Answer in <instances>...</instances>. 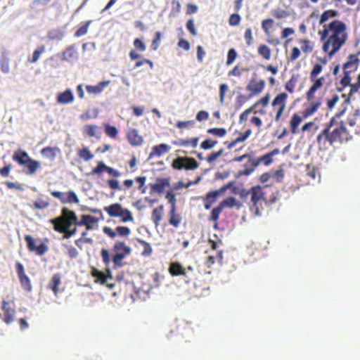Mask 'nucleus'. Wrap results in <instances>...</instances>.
<instances>
[{"label":"nucleus","instance_id":"nucleus-1","mask_svg":"<svg viewBox=\"0 0 360 360\" xmlns=\"http://www.w3.org/2000/svg\"><path fill=\"white\" fill-rule=\"evenodd\" d=\"M322 42V51L331 58L346 44L348 39L347 25L342 20H333L324 24L318 31Z\"/></svg>","mask_w":360,"mask_h":360},{"label":"nucleus","instance_id":"nucleus-2","mask_svg":"<svg viewBox=\"0 0 360 360\" xmlns=\"http://www.w3.org/2000/svg\"><path fill=\"white\" fill-rule=\"evenodd\" d=\"M322 70L323 66L319 63H316L313 66L310 72L309 79L312 84L306 92V99L310 104L302 112L304 118H307L316 113L323 101V95L319 97L316 96V93L322 89L325 82L323 77H317Z\"/></svg>","mask_w":360,"mask_h":360},{"label":"nucleus","instance_id":"nucleus-3","mask_svg":"<svg viewBox=\"0 0 360 360\" xmlns=\"http://www.w3.org/2000/svg\"><path fill=\"white\" fill-rule=\"evenodd\" d=\"M347 132L343 122H338L333 117L317 136L316 141L320 148H326L327 144L332 146L334 143L342 142L347 139Z\"/></svg>","mask_w":360,"mask_h":360},{"label":"nucleus","instance_id":"nucleus-4","mask_svg":"<svg viewBox=\"0 0 360 360\" xmlns=\"http://www.w3.org/2000/svg\"><path fill=\"white\" fill-rule=\"evenodd\" d=\"M54 231L63 233V238L68 239L77 233V216L76 213L68 209L63 207L59 217L50 219Z\"/></svg>","mask_w":360,"mask_h":360},{"label":"nucleus","instance_id":"nucleus-5","mask_svg":"<svg viewBox=\"0 0 360 360\" xmlns=\"http://www.w3.org/2000/svg\"><path fill=\"white\" fill-rule=\"evenodd\" d=\"M131 253V248L124 241H115L112 248V255L108 250L102 248L101 250V257L103 263L106 267L109 266L110 262H112L113 269H117L124 266L123 260L129 256Z\"/></svg>","mask_w":360,"mask_h":360},{"label":"nucleus","instance_id":"nucleus-6","mask_svg":"<svg viewBox=\"0 0 360 360\" xmlns=\"http://www.w3.org/2000/svg\"><path fill=\"white\" fill-rule=\"evenodd\" d=\"M169 272L172 276H181V281L186 285H193L195 288H198L195 281L199 272L193 266L184 267L179 262H174L169 264Z\"/></svg>","mask_w":360,"mask_h":360},{"label":"nucleus","instance_id":"nucleus-7","mask_svg":"<svg viewBox=\"0 0 360 360\" xmlns=\"http://www.w3.org/2000/svg\"><path fill=\"white\" fill-rule=\"evenodd\" d=\"M360 63L358 55H349L347 61L342 65L343 77L340 81L339 91H342L345 87L350 85L352 81L351 74L356 71Z\"/></svg>","mask_w":360,"mask_h":360},{"label":"nucleus","instance_id":"nucleus-8","mask_svg":"<svg viewBox=\"0 0 360 360\" xmlns=\"http://www.w3.org/2000/svg\"><path fill=\"white\" fill-rule=\"evenodd\" d=\"M245 195L250 196V212L256 217L261 216L259 206L262 202H266L264 187L259 185L253 186L245 192Z\"/></svg>","mask_w":360,"mask_h":360},{"label":"nucleus","instance_id":"nucleus-9","mask_svg":"<svg viewBox=\"0 0 360 360\" xmlns=\"http://www.w3.org/2000/svg\"><path fill=\"white\" fill-rule=\"evenodd\" d=\"M279 153V149L275 148L272 151L267 153L257 159L253 158L252 159H250V167H248L247 165H245V169L238 172V176H249L260 164H263L265 166L270 165L273 162V157L278 155Z\"/></svg>","mask_w":360,"mask_h":360},{"label":"nucleus","instance_id":"nucleus-10","mask_svg":"<svg viewBox=\"0 0 360 360\" xmlns=\"http://www.w3.org/2000/svg\"><path fill=\"white\" fill-rule=\"evenodd\" d=\"M172 167L176 170H194L199 167V163L189 157H178L172 161Z\"/></svg>","mask_w":360,"mask_h":360},{"label":"nucleus","instance_id":"nucleus-11","mask_svg":"<svg viewBox=\"0 0 360 360\" xmlns=\"http://www.w3.org/2000/svg\"><path fill=\"white\" fill-rule=\"evenodd\" d=\"M25 240L27 243V247L30 252H34L37 255H44L49 250L48 246L39 239L36 240L32 236L25 235Z\"/></svg>","mask_w":360,"mask_h":360},{"label":"nucleus","instance_id":"nucleus-12","mask_svg":"<svg viewBox=\"0 0 360 360\" xmlns=\"http://www.w3.org/2000/svg\"><path fill=\"white\" fill-rule=\"evenodd\" d=\"M233 184L230 182L229 184L224 185L218 190L208 192L205 197L203 198V204L206 210L210 209L212 205L217 201V198L223 195L224 192Z\"/></svg>","mask_w":360,"mask_h":360},{"label":"nucleus","instance_id":"nucleus-13","mask_svg":"<svg viewBox=\"0 0 360 360\" xmlns=\"http://www.w3.org/2000/svg\"><path fill=\"white\" fill-rule=\"evenodd\" d=\"M105 271L106 274L99 271L96 267L92 266L91 274L95 278L96 283H98L100 284H106V285L110 289H112L115 286V284L108 283V279H112V274L108 266L107 267Z\"/></svg>","mask_w":360,"mask_h":360},{"label":"nucleus","instance_id":"nucleus-14","mask_svg":"<svg viewBox=\"0 0 360 360\" xmlns=\"http://www.w3.org/2000/svg\"><path fill=\"white\" fill-rule=\"evenodd\" d=\"M103 231L111 239H115L117 236L122 238H128L131 234V229L124 226H117L115 229L109 226H104Z\"/></svg>","mask_w":360,"mask_h":360},{"label":"nucleus","instance_id":"nucleus-15","mask_svg":"<svg viewBox=\"0 0 360 360\" xmlns=\"http://www.w3.org/2000/svg\"><path fill=\"white\" fill-rule=\"evenodd\" d=\"M51 195L53 197L58 198L63 204H77L79 202L77 194L73 191H68L67 193L53 191L51 192Z\"/></svg>","mask_w":360,"mask_h":360},{"label":"nucleus","instance_id":"nucleus-16","mask_svg":"<svg viewBox=\"0 0 360 360\" xmlns=\"http://www.w3.org/2000/svg\"><path fill=\"white\" fill-rule=\"evenodd\" d=\"M15 267L16 272L22 288L27 291H30L32 290L31 282L29 277L25 272L23 265L20 262H17L15 263Z\"/></svg>","mask_w":360,"mask_h":360},{"label":"nucleus","instance_id":"nucleus-17","mask_svg":"<svg viewBox=\"0 0 360 360\" xmlns=\"http://www.w3.org/2000/svg\"><path fill=\"white\" fill-rule=\"evenodd\" d=\"M264 87L265 82L264 79L256 80L252 78L246 86V89L250 93V96H255L260 94Z\"/></svg>","mask_w":360,"mask_h":360},{"label":"nucleus","instance_id":"nucleus-18","mask_svg":"<svg viewBox=\"0 0 360 360\" xmlns=\"http://www.w3.org/2000/svg\"><path fill=\"white\" fill-rule=\"evenodd\" d=\"M99 221V219L94 216L89 214H82L80 220L77 219V226H84L86 231H91L94 229V224H96Z\"/></svg>","mask_w":360,"mask_h":360},{"label":"nucleus","instance_id":"nucleus-19","mask_svg":"<svg viewBox=\"0 0 360 360\" xmlns=\"http://www.w3.org/2000/svg\"><path fill=\"white\" fill-rule=\"evenodd\" d=\"M1 309L4 311V318L3 321L6 324H10L14 320V316L15 314V311L13 308L11 307V304L8 302L4 300L2 302Z\"/></svg>","mask_w":360,"mask_h":360},{"label":"nucleus","instance_id":"nucleus-20","mask_svg":"<svg viewBox=\"0 0 360 360\" xmlns=\"http://www.w3.org/2000/svg\"><path fill=\"white\" fill-rule=\"evenodd\" d=\"M127 139L132 146H139L143 141V137L139 134L138 130L133 128L127 131Z\"/></svg>","mask_w":360,"mask_h":360},{"label":"nucleus","instance_id":"nucleus-21","mask_svg":"<svg viewBox=\"0 0 360 360\" xmlns=\"http://www.w3.org/2000/svg\"><path fill=\"white\" fill-rule=\"evenodd\" d=\"M170 185V178H158L155 184H150L151 191L161 194Z\"/></svg>","mask_w":360,"mask_h":360},{"label":"nucleus","instance_id":"nucleus-22","mask_svg":"<svg viewBox=\"0 0 360 360\" xmlns=\"http://www.w3.org/2000/svg\"><path fill=\"white\" fill-rule=\"evenodd\" d=\"M288 94L285 92L277 94L271 102V106L274 110L277 109L286 108Z\"/></svg>","mask_w":360,"mask_h":360},{"label":"nucleus","instance_id":"nucleus-23","mask_svg":"<svg viewBox=\"0 0 360 360\" xmlns=\"http://www.w3.org/2000/svg\"><path fill=\"white\" fill-rule=\"evenodd\" d=\"M252 134V130L250 129H247L243 134H240L239 136L236 138L234 140L231 141H225L224 144L226 146L227 148L231 150L238 143L244 142Z\"/></svg>","mask_w":360,"mask_h":360},{"label":"nucleus","instance_id":"nucleus-24","mask_svg":"<svg viewBox=\"0 0 360 360\" xmlns=\"http://www.w3.org/2000/svg\"><path fill=\"white\" fill-rule=\"evenodd\" d=\"M61 284V275L59 273L52 276L47 285V288L51 290L53 294L57 296L59 292L58 286Z\"/></svg>","mask_w":360,"mask_h":360},{"label":"nucleus","instance_id":"nucleus-25","mask_svg":"<svg viewBox=\"0 0 360 360\" xmlns=\"http://www.w3.org/2000/svg\"><path fill=\"white\" fill-rule=\"evenodd\" d=\"M56 101L59 104L70 103L74 101V95L71 90L67 89L58 94Z\"/></svg>","mask_w":360,"mask_h":360},{"label":"nucleus","instance_id":"nucleus-26","mask_svg":"<svg viewBox=\"0 0 360 360\" xmlns=\"http://www.w3.org/2000/svg\"><path fill=\"white\" fill-rule=\"evenodd\" d=\"M170 147L166 143H160L159 145L154 146L149 154V158H152L155 156L160 157L162 155L168 153Z\"/></svg>","mask_w":360,"mask_h":360},{"label":"nucleus","instance_id":"nucleus-27","mask_svg":"<svg viewBox=\"0 0 360 360\" xmlns=\"http://www.w3.org/2000/svg\"><path fill=\"white\" fill-rule=\"evenodd\" d=\"M122 209V206L118 202L112 204L109 206H105L103 208V210L111 217H118L119 216H121Z\"/></svg>","mask_w":360,"mask_h":360},{"label":"nucleus","instance_id":"nucleus-28","mask_svg":"<svg viewBox=\"0 0 360 360\" xmlns=\"http://www.w3.org/2000/svg\"><path fill=\"white\" fill-rule=\"evenodd\" d=\"M220 206L224 208L236 207L238 210L242 207V203L236 200L235 197L230 196L223 200L219 203Z\"/></svg>","mask_w":360,"mask_h":360},{"label":"nucleus","instance_id":"nucleus-29","mask_svg":"<svg viewBox=\"0 0 360 360\" xmlns=\"http://www.w3.org/2000/svg\"><path fill=\"white\" fill-rule=\"evenodd\" d=\"M12 158L14 161L22 165H25L31 158L27 152L22 150H18L14 152Z\"/></svg>","mask_w":360,"mask_h":360},{"label":"nucleus","instance_id":"nucleus-30","mask_svg":"<svg viewBox=\"0 0 360 360\" xmlns=\"http://www.w3.org/2000/svg\"><path fill=\"white\" fill-rule=\"evenodd\" d=\"M164 213V206L162 205L154 208L151 213V220L157 227L160 225Z\"/></svg>","mask_w":360,"mask_h":360},{"label":"nucleus","instance_id":"nucleus-31","mask_svg":"<svg viewBox=\"0 0 360 360\" xmlns=\"http://www.w3.org/2000/svg\"><path fill=\"white\" fill-rule=\"evenodd\" d=\"M109 81L100 82L98 84L94 86L87 85L86 86V91L91 94H101L104 88L108 85Z\"/></svg>","mask_w":360,"mask_h":360},{"label":"nucleus","instance_id":"nucleus-32","mask_svg":"<svg viewBox=\"0 0 360 360\" xmlns=\"http://www.w3.org/2000/svg\"><path fill=\"white\" fill-rule=\"evenodd\" d=\"M169 223L175 228H178L181 222V217L179 214L176 213V208L170 207L169 212Z\"/></svg>","mask_w":360,"mask_h":360},{"label":"nucleus","instance_id":"nucleus-33","mask_svg":"<svg viewBox=\"0 0 360 360\" xmlns=\"http://www.w3.org/2000/svg\"><path fill=\"white\" fill-rule=\"evenodd\" d=\"M77 58V53L76 51L75 45L69 46L63 52L62 59L63 60L70 61V60L76 59Z\"/></svg>","mask_w":360,"mask_h":360},{"label":"nucleus","instance_id":"nucleus-34","mask_svg":"<svg viewBox=\"0 0 360 360\" xmlns=\"http://www.w3.org/2000/svg\"><path fill=\"white\" fill-rule=\"evenodd\" d=\"M299 44L301 45V51L305 53L309 54L314 50V42L308 39H300L298 40Z\"/></svg>","mask_w":360,"mask_h":360},{"label":"nucleus","instance_id":"nucleus-35","mask_svg":"<svg viewBox=\"0 0 360 360\" xmlns=\"http://www.w3.org/2000/svg\"><path fill=\"white\" fill-rule=\"evenodd\" d=\"M338 15L339 12L338 11L333 9L326 10L321 15L319 19V24L322 25L323 26L324 24H327L326 22L329 19L336 18L338 16Z\"/></svg>","mask_w":360,"mask_h":360},{"label":"nucleus","instance_id":"nucleus-36","mask_svg":"<svg viewBox=\"0 0 360 360\" xmlns=\"http://www.w3.org/2000/svg\"><path fill=\"white\" fill-rule=\"evenodd\" d=\"M302 121V117L298 114L295 113L292 115L290 120V127L292 134H295L297 133V128Z\"/></svg>","mask_w":360,"mask_h":360},{"label":"nucleus","instance_id":"nucleus-37","mask_svg":"<svg viewBox=\"0 0 360 360\" xmlns=\"http://www.w3.org/2000/svg\"><path fill=\"white\" fill-rule=\"evenodd\" d=\"M348 86H350V90L347 96L343 94L342 96L345 97V102L349 103L350 101V99L352 96L356 92L359 91L360 89V74L358 75L357 81L354 83L351 84Z\"/></svg>","mask_w":360,"mask_h":360},{"label":"nucleus","instance_id":"nucleus-38","mask_svg":"<svg viewBox=\"0 0 360 360\" xmlns=\"http://www.w3.org/2000/svg\"><path fill=\"white\" fill-rule=\"evenodd\" d=\"M257 53L265 60H269L271 57V50L266 44H259L257 48Z\"/></svg>","mask_w":360,"mask_h":360},{"label":"nucleus","instance_id":"nucleus-39","mask_svg":"<svg viewBox=\"0 0 360 360\" xmlns=\"http://www.w3.org/2000/svg\"><path fill=\"white\" fill-rule=\"evenodd\" d=\"M99 127L95 124H86L84 127V132L89 137H96L97 139L100 138V133L97 134L98 132Z\"/></svg>","mask_w":360,"mask_h":360},{"label":"nucleus","instance_id":"nucleus-40","mask_svg":"<svg viewBox=\"0 0 360 360\" xmlns=\"http://www.w3.org/2000/svg\"><path fill=\"white\" fill-rule=\"evenodd\" d=\"M198 143V138H192L186 140L179 139L172 141V144L179 146H188L191 145L192 147L195 148Z\"/></svg>","mask_w":360,"mask_h":360},{"label":"nucleus","instance_id":"nucleus-41","mask_svg":"<svg viewBox=\"0 0 360 360\" xmlns=\"http://www.w3.org/2000/svg\"><path fill=\"white\" fill-rule=\"evenodd\" d=\"M297 81L298 75H292L290 79L285 83V89L290 94L294 93Z\"/></svg>","mask_w":360,"mask_h":360},{"label":"nucleus","instance_id":"nucleus-42","mask_svg":"<svg viewBox=\"0 0 360 360\" xmlns=\"http://www.w3.org/2000/svg\"><path fill=\"white\" fill-rule=\"evenodd\" d=\"M28 169L27 174H34L36 171L39 168L40 163L39 162L30 158V160L25 164L22 165Z\"/></svg>","mask_w":360,"mask_h":360},{"label":"nucleus","instance_id":"nucleus-43","mask_svg":"<svg viewBox=\"0 0 360 360\" xmlns=\"http://www.w3.org/2000/svg\"><path fill=\"white\" fill-rule=\"evenodd\" d=\"M58 148L56 147L47 146L41 150V153L42 155L46 158H51V159H54L56 156V153L58 152Z\"/></svg>","mask_w":360,"mask_h":360},{"label":"nucleus","instance_id":"nucleus-44","mask_svg":"<svg viewBox=\"0 0 360 360\" xmlns=\"http://www.w3.org/2000/svg\"><path fill=\"white\" fill-rule=\"evenodd\" d=\"M248 71V68L240 67L238 65H236L231 70L228 72V76L240 77L243 73L247 72Z\"/></svg>","mask_w":360,"mask_h":360},{"label":"nucleus","instance_id":"nucleus-45","mask_svg":"<svg viewBox=\"0 0 360 360\" xmlns=\"http://www.w3.org/2000/svg\"><path fill=\"white\" fill-rule=\"evenodd\" d=\"M77 155L79 158L84 161H89L94 157L93 154L87 147H84L83 148L79 149L77 152Z\"/></svg>","mask_w":360,"mask_h":360},{"label":"nucleus","instance_id":"nucleus-46","mask_svg":"<svg viewBox=\"0 0 360 360\" xmlns=\"http://www.w3.org/2000/svg\"><path fill=\"white\" fill-rule=\"evenodd\" d=\"M207 134H211L214 136L221 138L226 136L227 131L224 128L216 127L210 128L207 130Z\"/></svg>","mask_w":360,"mask_h":360},{"label":"nucleus","instance_id":"nucleus-47","mask_svg":"<svg viewBox=\"0 0 360 360\" xmlns=\"http://www.w3.org/2000/svg\"><path fill=\"white\" fill-rule=\"evenodd\" d=\"M217 258L219 262L221 263L223 260V252L221 250L217 252V257L214 256H209L205 262V264L207 267H211L216 262V259Z\"/></svg>","mask_w":360,"mask_h":360},{"label":"nucleus","instance_id":"nucleus-48","mask_svg":"<svg viewBox=\"0 0 360 360\" xmlns=\"http://www.w3.org/2000/svg\"><path fill=\"white\" fill-rule=\"evenodd\" d=\"M137 241L143 248V250L141 253L142 255L150 256L153 252V249H152L150 245L148 242H146L142 239H138Z\"/></svg>","mask_w":360,"mask_h":360},{"label":"nucleus","instance_id":"nucleus-49","mask_svg":"<svg viewBox=\"0 0 360 360\" xmlns=\"http://www.w3.org/2000/svg\"><path fill=\"white\" fill-rule=\"evenodd\" d=\"M105 127V133L106 135L112 139H115L117 136L118 131L117 129L114 127L111 126L108 124H106L104 125Z\"/></svg>","mask_w":360,"mask_h":360},{"label":"nucleus","instance_id":"nucleus-50","mask_svg":"<svg viewBox=\"0 0 360 360\" xmlns=\"http://www.w3.org/2000/svg\"><path fill=\"white\" fill-rule=\"evenodd\" d=\"M118 217L121 218L120 221L123 223L132 221L134 220V217L132 216L131 212L127 208L122 209V214Z\"/></svg>","mask_w":360,"mask_h":360},{"label":"nucleus","instance_id":"nucleus-51","mask_svg":"<svg viewBox=\"0 0 360 360\" xmlns=\"http://www.w3.org/2000/svg\"><path fill=\"white\" fill-rule=\"evenodd\" d=\"M222 210H223V208L219 204L218 206H217L212 209L210 216L209 217V220L213 221H217Z\"/></svg>","mask_w":360,"mask_h":360},{"label":"nucleus","instance_id":"nucleus-52","mask_svg":"<svg viewBox=\"0 0 360 360\" xmlns=\"http://www.w3.org/2000/svg\"><path fill=\"white\" fill-rule=\"evenodd\" d=\"M301 56V50L297 46H294L290 54L288 56L287 59L288 62H294Z\"/></svg>","mask_w":360,"mask_h":360},{"label":"nucleus","instance_id":"nucleus-53","mask_svg":"<svg viewBox=\"0 0 360 360\" xmlns=\"http://www.w3.org/2000/svg\"><path fill=\"white\" fill-rule=\"evenodd\" d=\"M49 205V201L39 198L33 202L32 207L37 210H43L47 208Z\"/></svg>","mask_w":360,"mask_h":360},{"label":"nucleus","instance_id":"nucleus-54","mask_svg":"<svg viewBox=\"0 0 360 360\" xmlns=\"http://www.w3.org/2000/svg\"><path fill=\"white\" fill-rule=\"evenodd\" d=\"M44 51H45V46H41L40 47H39L37 49H36L33 52L32 58L29 59V61L32 63H36L39 60L41 54L42 53H44Z\"/></svg>","mask_w":360,"mask_h":360},{"label":"nucleus","instance_id":"nucleus-55","mask_svg":"<svg viewBox=\"0 0 360 360\" xmlns=\"http://www.w3.org/2000/svg\"><path fill=\"white\" fill-rule=\"evenodd\" d=\"M134 181L139 183L138 189L141 191V193H145L146 191V186H145L146 181V176H137L134 179Z\"/></svg>","mask_w":360,"mask_h":360},{"label":"nucleus","instance_id":"nucleus-56","mask_svg":"<svg viewBox=\"0 0 360 360\" xmlns=\"http://www.w3.org/2000/svg\"><path fill=\"white\" fill-rule=\"evenodd\" d=\"M274 25V20L271 18L264 19L262 22V28L266 34H269V30Z\"/></svg>","mask_w":360,"mask_h":360},{"label":"nucleus","instance_id":"nucleus-57","mask_svg":"<svg viewBox=\"0 0 360 360\" xmlns=\"http://www.w3.org/2000/svg\"><path fill=\"white\" fill-rule=\"evenodd\" d=\"M237 56L238 54L236 51L233 48L230 49L227 53V58L226 62V65H231L236 59Z\"/></svg>","mask_w":360,"mask_h":360},{"label":"nucleus","instance_id":"nucleus-58","mask_svg":"<svg viewBox=\"0 0 360 360\" xmlns=\"http://www.w3.org/2000/svg\"><path fill=\"white\" fill-rule=\"evenodd\" d=\"M108 166L105 165L102 161H99L96 167L92 169V174H99L103 172H106L108 170Z\"/></svg>","mask_w":360,"mask_h":360},{"label":"nucleus","instance_id":"nucleus-59","mask_svg":"<svg viewBox=\"0 0 360 360\" xmlns=\"http://www.w3.org/2000/svg\"><path fill=\"white\" fill-rule=\"evenodd\" d=\"M91 22V20L86 21L85 24L82 25L75 33V36L77 37L86 34L88 32L89 26Z\"/></svg>","mask_w":360,"mask_h":360},{"label":"nucleus","instance_id":"nucleus-60","mask_svg":"<svg viewBox=\"0 0 360 360\" xmlns=\"http://www.w3.org/2000/svg\"><path fill=\"white\" fill-rule=\"evenodd\" d=\"M161 32H156L155 34L154 39L151 41V49L153 51H157L160 46V42L161 40Z\"/></svg>","mask_w":360,"mask_h":360},{"label":"nucleus","instance_id":"nucleus-61","mask_svg":"<svg viewBox=\"0 0 360 360\" xmlns=\"http://www.w3.org/2000/svg\"><path fill=\"white\" fill-rule=\"evenodd\" d=\"M244 39L248 46H251L253 44L254 38L252 36V31L250 27H248L245 30L244 32Z\"/></svg>","mask_w":360,"mask_h":360},{"label":"nucleus","instance_id":"nucleus-62","mask_svg":"<svg viewBox=\"0 0 360 360\" xmlns=\"http://www.w3.org/2000/svg\"><path fill=\"white\" fill-rule=\"evenodd\" d=\"M217 141L207 139L201 143L200 147L203 150H209L212 148L215 145H217Z\"/></svg>","mask_w":360,"mask_h":360},{"label":"nucleus","instance_id":"nucleus-63","mask_svg":"<svg viewBox=\"0 0 360 360\" xmlns=\"http://www.w3.org/2000/svg\"><path fill=\"white\" fill-rule=\"evenodd\" d=\"M272 15L276 19H283L287 18L289 15V13L285 10L278 8L272 11Z\"/></svg>","mask_w":360,"mask_h":360},{"label":"nucleus","instance_id":"nucleus-64","mask_svg":"<svg viewBox=\"0 0 360 360\" xmlns=\"http://www.w3.org/2000/svg\"><path fill=\"white\" fill-rule=\"evenodd\" d=\"M241 17L238 13H233L229 16V24L231 26H237L240 24Z\"/></svg>","mask_w":360,"mask_h":360}]
</instances>
